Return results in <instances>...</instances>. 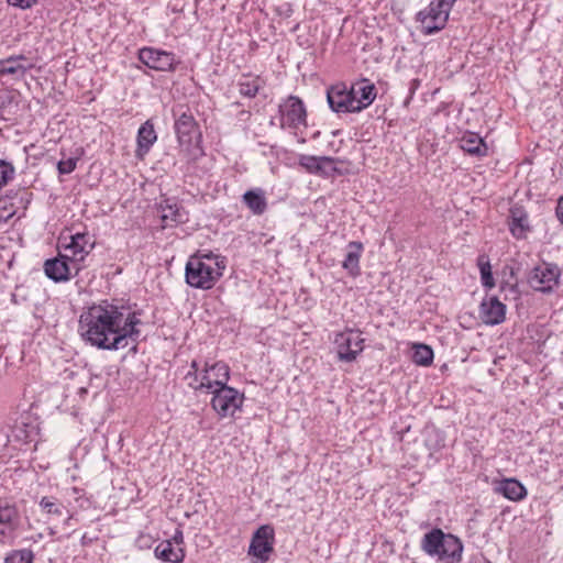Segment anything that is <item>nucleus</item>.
Returning a JSON list of instances; mask_svg holds the SVG:
<instances>
[{
    "mask_svg": "<svg viewBox=\"0 0 563 563\" xmlns=\"http://www.w3.org/2000/svg\"><path fill=\"white\" fill-rule=\"evenodd\" d=\"M412 361L417 365L428 366L433 361V351L429 345L426 344H415L413 345V355Z\"/></svg>",
    "mask_w": 563,
    "mask_h": 563,
    "instance_id": "31",
    "label": "nucleus"
},
{
    "mask_svg": "<svg viewBox=\"0 0 563 563\" xmlns=\"http://www.w3.org/2000/svg\"><path fill=\"white\" fill-rule=\"evenodd\" d=\"M509 229L516 239H523L530 230L528 214L520 208L510 210Z\"/></svg>",
    "mask_w": 563,
    "mask_h": 563,
    "instance_id": "26",
    "label": "nucleus"
},
{
    "mask_svg": "<svg viewBox=\"0 0 563 563\" xmlns=\"http://www.w3.org/2000/svg\"><path fill=\"white\" fill-rule=\"evenodd\" d=\"M560 268L555 264L537 265L529 275V285L537 291L550 292L559 285Z\"/></svg>",
    "mask_w": 563,
    "mask_h": 563,
    "instance_id": "12",
    "label": "nucleus"
},
{
    "mask_svg": "<svg viewBox=\"0 0 563 563\" xmlns=\"http://www.w3.org/2000/svg\"><path fill=\"white\" fill-rule=\"evenodd\" d=\"M327 99L330 108L336 113L356 112L353 97L344 84L328 89Z\"/></svg>",
    "mask_w": 563,
    "mask_h": 563,
    "instance_id": "17",
    "label": "nucleus"
},
{
    "mask_svg": "<svg viewBox=\"0 0 563 563\" xmlns=\"http://www.w3.org/2000/svg\"><path fill=\"white\" fill-rule=\"evenodd\" d=\"M80 271V267L76 266V264L62 252H59L56 257L47 260L44 264L46 276L56 283L66 282Z\"/></svg>",
    "mask_w": 563,
    "mask_h": 563,
    "instance_id": "15",
    "label": "nucleus"
},
{
    "mask_svg": "<svg viewBox=\"0 0 563 563\" xmlns=\"http://www.w3.org/2000/svg\"><path fill=\"white\" fill-rule=\"evenodd\" d=\"M140 324L137 312L104 301L81 312L78 332L91 346L117 351L137 342Z\"/></svg>",
    "mask_w": 563,
    "mask_h": 563,
    "instance_id": "1",
    "label": "nucleus"
},
{
    "mask_svg": "<svg viewBox=\"0 0 563 563\" xmlns=\"http://www.w3.org/2000/svg\"><path fill=\"white\" fill-rule=\"evenodd\" d=\"M494 490L505 498L514 501L521 500L526 497L527 490L525 486L515 478H505L495 484Z\"/></svg>",
    "mask_w": 563,
    "mask_h": 563,
    "instance_id": "23",
    "label": "nucleus"
},
{
    "mask_svg": "<svg viewBox=\"0 0 563 563\" xmlns=\"http://www.w3.org/2000/svg\"><path fill=\"white\" fill-rule=\"evenodd\" d=\"M40 508L48 517L49 520L64 519L67 525L73 518L69 509L57 498L53 496H44L40 500Z\"/></svg>",
    "mask_w": 563,
    "mask_h": 563,
    "instance_id": "20",
    "label": "nucleus"
},
{
    "mask_svg": "<svg viewBox=\"0 0 563 563\" xmlns=\"http://www.w3.org/2000/svg\"><path fill=\"white\" fill-rule=\"evenodd\" d=\"M15 169L13 165L4 159H0V190L14 177Z\"/></svg>",
    "mask_w": 563,
    "mask_h": 563,
    "instance_id": "35",
    "label": "nucleus"
},
{
    "mask_svg": "<svg viewBox=\"0 0 563 563\" xmlns=\"http://www.w3.org/2000/svg\"><path fill=\"white\" fill-rule=\"evenodd\" d=\"M299 165L309 174L328 177L336 172V159L330 156H314L302 154L298 158Z\"/></svg>",
    "mask_w": 563,
    "mask_h": 563,
    "instance_id": "16",
    "label": "nucleus"
},
{
    "mask_svg": "<svg viewBox=\"0 0 563 563\" xmlns=\"http://www.w3.org/2000/svg\"><path fill=\"white\" fill-rule=\"evenodd\" d=\"M95 241L88 233H75L70 235L69 242L63 245V254L76 264V266L84 268L82 262L92 251Z\"/></svg>",
    "mask_w": 563,
    "mask_h": 563,
    "instance_id": "14",
    "label": "nucleus"
},
{
    "mask_svg": "<svg viewBox=\"0 0 563 563\" xmlns=\"http://www.w3.org/2000/svg\"><path fill=\"white\" fill-rule=\"evenodd\" d=\"M139 58L148 68L158 71H174L180 63L174 53L154 47L141 48Z\"/></svg>",
    "mask_w": 563,
    "mask_h": 563,
    "instance_id": "13",
    "label": "nucleus"
},
{
    "mask_svg": "<svg viewBox=\"0 0 563 563\" xmlns=\"http://www.w3.org/2000/svg\"><path fill=\"white\" fill-rule=\"evenodd\" d=\"M225 268L224 256L212 251H198L186 263L185 280L192 288L209 290L220 280Z\"/></svg>",
    "mask_w": 563,
    "mask_h": 563,
    "instance_id": "2",
    "label": "nucleus"
},
{
    "mask_svg": "<svg viewBox=\"0 0 563 563\" xmlns=\"http://www.w3.org/2000/svg\"><path fill=\"white\" fill-rule=\"evenodd\" d=\"M173 540L175 541L176 545L179 547L183 543V533L181 531H177L174 536Z\"/></svg>",
    "mask_w": 563,
    "mask_h": 563,
    "instance_id": "39",
    "label": "nucleus"
},
{
    "mask_svg": "<svg viewBox=\"0 0 563 563\" xmlns=\"http://www.w3.org/2000/svg\"><path fill=\"white\" fill-rule=\"evenodd\" d=\"M175 132L180 147L190 158L196 159L201 154V135L194 117L186 112L181 113L175 121Z\"/></svg>",
    "mask_w": 563,
    "mask_h": 563,
    "instance_id": "6",
    "label": "nucleus"
},
{
    "mask_svg": "<svg viewBox=\"0 0 563 563\" xmlns=\"http://www.w3.org/2000/svg\"><path fill=\"white\" fill-rule=\"evenodd\" d=\"M243 202L252 211L253 214L261 216L267 209V201L262 189L247 190L243 197Z\"/></svg>",
    "mask_w": 563,
    "mask_h": 563,
    "instance_id": "28",
    "label": "nucleus"
},
{
    "mask_svg": "<svg viewBox=\"0 0 563 563\" xmlns=\"http://www.w3.org/2000/svg\"><path fill=\"white\" fill-rule=\"evenodd\" d=\"M32 64L24 55H13L4 59H0V75H12L22 77L32 68Z\"/></svg>",
    "mask_w": 563,
    "mask_h": 563,
    "instance_id": "21",
    "label": "nucleus"
},
{
    "mask_svg": "<svg viewBox=\"0 0 563 563\" xmlns=\"http://www.w3.org/2000/svg\"><path fill=\"white\" fill-rule=\"evenodd\" d=\"M38 0H7V2L19 9H30L37 3Z\"/></svg>",
    "mask_w": 563,
    "mask_h": 563,
    "instance_id": "37",
    "label": "nucleus"
},
{
    "mask_svg": "<svg viewBox=\"0 0 563 563\" xmlns=\"http://www.w3.org/2000/svg\"><path fill=\"white\" fill-rule=\"evenodd\" d=\"M21 526V515L15 504L0 499V543H11Z\"/></svg>",
    "mask_w": 563,
    "mask_h": 563,
    "instance_id": "10",
    "label": "nucleus"
},
{
    "mask_svg": "<svg viewBox=\"0 0 563 563\" xmlns=\"http://www.w3.org/2000/svg\"><path fill=\"white\" fill-rule=\"evenodd\" d=\"M456 0H432L429 5L419 11L417 21L423 34H433L444 29L450 11Z\"/></svg>",
    "mask_w": 563,
    "mask_h": 563,
    "instance_id": "5",
    "label": "nucleus"
},
{
    "mask_svg": "<svg viewBox=\"0 0 563 563\" xmlns=\"http://www.w3.org/2000/svg\"><path fill=\"white\" fill-rule=\"evenodd\" d=\"M421 549L438 561L459 563L462 560L461 540L451 533H444L441 529H432L426 533L421 541Z\"/></svg>",
    "mask_w": 563,
    "mask_h": 563,
    "instance_id": "3",
    "label": "nucleus"
},
{
    "mask_svg": "<svg viewBox=\"0 0 563 563\" xmlns=\"http://www.w3.org/2000/svg\"><path fill=\"white\" fill-rule=\"evenodd\" d=\"M363 250L364 246L358 241H352L346 245V253L342 262V267L353 277L358 276L361 273L360 260Z\"/></svg>",
    "mask_w": 563,
    "mask_h": 563,
    "instance_id": "22",
    "label": "nucleus"
},
{
    "mask_svg": "<svg viewBox=\"0 0 563 563\" xmlns=\"http://www.w3.org/2000/svg\"><path fill=\"white\" fill-rule=\"evenodd\" d=\"M157 134L155 132L154 125L151 121H146L143 123L137 131V148L136 156L143 158L152 147V145L156 142Z\"/></svg>",
    "mask_w": 563,
    "mask_h": 563,
    "instance_id": "24",
    "label": "nucleus"
},
{
    "mask_svg": "<svg viewBox=\"0 0 563 563\" xmlns=\"http://www.w3.org/2000/svg\"><path fill=\"white\" fill-rule=\"evenodd\" d=\"M211 398V406L220 418L233 417L241 410L244 395L238 389L227 385L216 388Z\"/></svg>",
    "mask_w": 563,
    "mask_h": 563,
    "instance_id": "9",
    "label": "nucleus"
},
{
    "mask_svg": "<svg viewBox=\"0 0 563 563\" xmlns=\"http://www.w3.org/2000/svg\"><path fill=\"white\" fill-rule=\"evenodd\" d=\"M154 552L155 556L164 562L181 563L185 559L183 548L175 547L169 540L158 543Z\"/></svg>",
    "mask_w": 563,
    "mask_h": 563,
    "instance_id": "25",
    "label": "nucleus"
},
{
    "mask_svg": "<svg viewBox=\"0 0 563 563\" xmlns=\"http://www.w3.org/2000/svg\"><path fill=\"white\" fill-rule=\"evenodd\" d=\"M36 435L35 427H29L24 423L16 424L13 429V437L22 442H30Z\"/></svg>",
    "mask_w": 563,
    "mask_h": 563,
    "instance_id": "34",
    "label": "nucleus"
},
{
    "mask_svg": "<svg viewBox=\"0 0 563 563\" xmlns=\"http://www.w3.org/2000/svg\"><path fill=\"white\" fill-rule=\"evenodd\" d=\"M77 166V159L68 158L65 161H59L57 164V169L60 174H70L75 170Z\"/></svg>",
    "mask_w": 563,
    "mask_h": 563,
    "instance_id": "36",
    "label": "nucleus"
},
{
    "mask_svg": "<svg viewBox=\"0 0 563 563\" xmlns=\"http://www.w3.org/2000/svg\"><path fill=\"white\" fill-rule=\"evenodd\" d=\"M556 216L559 220L563 223V197L560 198L556 207Z\"/></svg>",
    "mask_w": 563,
    "mask_h": 563,
    "instance_id": "38",
    "label": "nucleus"
},
{
    "mask_svg": "<svg viewBox=\"0 0 563 563\" xmlns=\"http://www.w3.org/2000/svg\"><path fill=\"white\" fill-rule=\"evenodd\" d=\"M260 87L261 79L257 76L243 75L239 81V91L244 97H255Z\"/></svg>",
    "mask_w": 563,
    "mask_h": 563,
    "instance_id": "30",
    "label": "nucleus"
},
{
    "mask_svg": "<svg viewBox=\"0 0 563 563\" xmlns=\"http://www.w3.org/2000/svg\"><path fill=\"white\" fill-rule=\"evenodd\" d=\"M161 218L165 223V227L170 225L172 223H183L187 220V214L183 208H180L176 202L170 203L166 201L164 205H161Z\"/></svg>",
    "mask_w": 563,
    "mask_h": 563,
    "instance_id": "29",
    "label": "nucleus"
},
{
    "mask_svg": "<svg viewBox=\"0 0 563 563\" xmlns=\"http://www.w3.org/2000/svg\"><path fill=\"white\" fill-rule=\"evenodd\" d=\"M282 129L298 130L307 125V111L300 98L289 96L278 107V115L275 118Z\"/></svg>",
    "mask_w": 563,
    "mask_h": 563,
    "instance_id": "7",
    "label": "nucleus"
},
{
    "mask_svg": "<svg viewBox=\"0 0 563 563\" xmlns=\"http://www.w3.org/2000/svg\"><path fill=\"white\" fill-rule=\"evenodd\" d=\"M478 267L483 286L486 288H493L495 286V280L492 274L490 263L486 256L482 255L478 257Z\"/></svg>",
    "mask_w": 563,
    "mask_h": 563,
    "instance_id": "32",
    "label": "nucleus"
},
{
    "mask_svg": "<svg viewBox=\"0 0 563 563\" xmlns=\"http://www.w3.org/2000/svg\"><path fill=\"white\" fill-rule=\"evenodd\" d=\"M356 112L367 108L376 98V88L368 79H362L350 88Z\"/></svg>",
    "mask_w": 563,
    "mask_h": 563,
    "instance_id": "19",
    "label": "nucleus"
},
{
    "mask_svg": "<svg viewBox=\"0 0 563 563\" xmlns=\"http://www.w3.org/2000/svg\"><path fill=\"white\" fill-rule=\"evenodd\" d=\"M34 554L29 549L14 550L9 553L4 563H33Z\"/></svg>",
    "mask_w": 563,
    "mask_h": 563,
    "instance_id": "33",
    "label": "nucleus"
},
{
    "mask_svg": "<svg viewBox=\"0 0 563 563\" xmlns=\"http://www.w3.org/2000/svg\"><path fill=\"white\" fill-rule=\"evenodd\" d=\"M274 528L269 525H263L253 533L249 554L255 558L256 561L265 563L274 551Z\"/></svg>",
    "mask_w": 563,
    "mask_h": 563,
    "instance_id": "11",
    "label": "nucleus"
},
{
    "mask_svg": "<svg viewBox=\"0 0 563 563\" xmlns=\"http://www.w3.org/2000/svg\"><path fill=\"white\" fill-rule=\"evenodd\" d=\"M229 378L230 369L223 362H217L211 365L206 363L200 371L198 362L192 361L190 371L185 375V380L190 388L195 390L206 389L208 393L227 385Z\"/></svg>",
    "mask_w": 563,
    "mask_h": 563,
    "instance_id": "4",
    "label": "nucleus"
},
{
    "mask_svg": "<svg viewBox=\"0 0 563 563\" xmlns=\"http://www.w3.org/2000/svg\"><path fill=\"white\" fill-rule=\"evenodd\" d=\"M506 305L497 297H485L479 306V317L487 325L500 324L506 319Z\"/></svg>",
    "mask_w": 563,
    "mask_h": 563,
    "instance_id": "18",
    "label": "nucleus"
},
{
    "mask_svg": "<svg viewBox=\"0 0 563 563\" xmlns=\"http://www.w3.org/2000/svg\"><path fill=\"white\" fill-rule=\"evenodd\" d=\"M364 342L365 340L362 338L360 330L347 328L342 332H338L333 340L338 360L346 363L354 362L363 352Z\"/></svg>",
    "mask_w": 563,
    "mask_h": 563,
    "instance_id": "8",
    "label": "nucleus"
},
{
    "mask_svg": "<svg viewBox=\"0 0 563 563\" xmlns=\"http://www.w3.org/2000/svg\"><path fill=\"white\" fill-rule=\"evenodd\" d=\"M460 146L464 152L476 156H485L488 150L484 140L473 132L465 133L461 137Z\"/></svg>",
    "mask_w": 563,
    "mask_h": 563,
    "instance_id": "27",
    "label": "nucleus"
}]
</instances>
